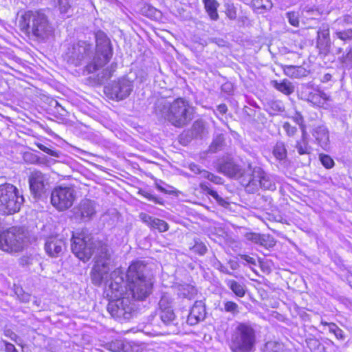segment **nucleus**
<instances>
[{
    "mask_svg": "<svg viewBox=\"0 0 352 352\" xmlns=\"http://www.w3.org/2000/svg\"><path fill=\"white\" fill-rule=\"evenodd\" d=\"M188 168L194 173L200 175L201 177H202V172H207L206 170L201 169L198 165L194 163L190 164Z\"/></svg>",
    "mask_w": 352,
    "mask_h": 352,
    "instance_id": "3c124183",
    "label": "nucleus"
},
{
    "mask_svg": "<svg viewBox=\"0 0 352 352\" xmlns=\"http://www.w3.org/2000/svg\"><path fill=\"white\" fill-rule=\"evenodd\" d=\"M21 30L36 40L44 41L54 33V27L48 16L42 11H28L20 21Z\"/></svg>",
    "mask_w": 352,
    "mask_h": 352,
    "instance_id": "39448f33",
    "label": "nucleus"
},
{
    "mask_svg": "<svg viewBox=\"0 0 352 352\" xmlns=\"http://www.w3.org/2000/svg\"><path fill=\"white\" fill-rule=\"evenodd\" d=\"M155 113L174 126L182 128L193 119V107L183 98H178L173 102L160 98L155 104Z\"/></svg>",
    "mask_w": 352,
    "mask_h": 352,
    "instance_id": "7ed1b4c3",
    "label": "nucleus"
},
{
    "mask_svg": "<svg viewBox=\"0 0 352 352\" xmlns=\"http://www.w3.org/2000/svg\"><path fill=\"white\" fill-rule=\"evenodd\" d=\"M332 29L334 30L333 34L341 41L346 42L352 40L351 28L342 30L340 27L332 26Z\"/></svg>",
    "mask_w": 352,
    "mask_h": 352,
    "instance_id": "c85d7f7f",
    "label": "nucleus"
},
{
    "mask_svg": "<svg viewBox=\"0 0 352 352\" xmlns=\"http://www.w3.org/2000/svg\"><path fill=\"white\" fill-rule=\"evenodd\" d=\"M232 352H255L257 344L256 325L250 322H237L228 339Z\"/></svg>",
    "mask_w": 352,
    "mask_h": 352,
    "instance_id": "423d86ee",
    "label": "nucleus"
},
{
    "mask_svg": "<svg viewBox=\"0 0 352 352\" xmlns=\"http://www.w3.org/2000/svg\"><path fill=\"white\" fill-rule=\"evenodd\" d=\"M272 153L275 158L278 161L285 160L287 155L285 144L281 141L277 142L273 148Z\"/></svg>",
    "mask_w": 352,
    "mask_h": 352,
    "instance_id": "cd10ccee",
    "label": "nucleus"
},
{
    "mask_svg": "<svg viewBox=\"0 0 352 352\" xmlns=\"http://www.w3.org/2000/svg\"><path fill=\"white\" fill-rule=\"evenodd\" d=\"M295 147L299 155H305L310 153L311 147L309 146V140L303 139L297 140Z\"/></svg>",
    "mask_w": 352,
    "mask_h": 352,
    "instance_id": "f704fd0d",
    "label": "nucleus"
},
{
    "mask_svg": "<svg viewBox=\"0 0 352 352\" xmlns=\"http://www.w3.org/2000/svg\"><path fill=\"white\" fill-rule=\"evenodd\" d=\"M23 201V197L14 185H0V214H11L19 211Z\"/></svg>",
    "mask_w": 352,
    "mask_h": 352,
    "instance_id": "6e6552de",
    "label": "nucleus"
},
{
    "mask_svg": "<svg viewBox=\"0 0 352 352\" xmlns=\"http://www.w3.org/2000/svg\"><path fill=\"white\" fill-rule=\"evenodd\" d=\"M217 109L221 113L223 114L226 113L228 108L225 104H221L218 105Z\"/></svg>",
    "mask_w": 352,
    "mask_h": 352,
    "instance_id": "0e129e2a",
    "label": "nucleus"
},
{
    "mask_svg": "<svg viewBox=\"0 0 352 352\" xmlns=\"http://www.w3.org/2000/svg\"><path fill=\"white\" fill-rule=\"evenodd\" d=\"M36 146L40 150L47 153L48 155H50L51 156L56 157H59V152H58L56 151H54L50 148H47V146H45V145H43L41 143H37Z\"/></svg>",
    "mask_w": 352,
    "mask_h": 352,
    "instance_id": "de8ad7c7",
    "label": "nucleus"
},
{
    "mask_svg": "<svg viewBox=\"0 0 352 352\" xmlns=\"http://www.w3.org/2000/svg\"><path fill=\"white\" fill-rule=\"evenodd\" d=\"M3 342L5 344V351L6 352H18V351L12 344L6 341H3Z\"/></svg>",
    "mask_w": 352,
    "mask_h": 352,
    "instance_id": "13d9d810",
    "label": "nucleus"
},
{
    "mask_svg": "<svg viewBox=\"0 0 352 352\" xmlns=\"http://www.w3.org/2000/svg\"><path fill=\"white\" fill-rule=\"evenodd\" d=\"M96 204L90 199H83L80 201L76 212L82 220L86 221L91 219L96 212Z\"/></svg>",
    "mask_w": 352,
    "mask_h": 352,
    "instance_id": "a211bd4d",
    "label": "nucleus"
},
{
    "mask_svg": "<svg viewBox=\"0 0 352 352\" xmlns=\"http://www.w3.org/2000/svg\"><path fill=\"white\" fill-rule=\"evenodd\" d=\"M300 129L301 132H302V135H301V138L300 139L308 140L309 135H308V133H307V132L306 131L305 125L304 124V125L300 126Z\"/></svg>",
    "mask_w": 352,
    "mask_h": 352,
    "instance_id": "052dcab7",
    "label": "nucleus"
},
{
    "mask_svg": "<svg viewBox=\"0 0 352 352\" xmlns=\"http://www.w3.org/2000/svg\"><path fill=\"white\" fill-rule=\"evenodd\" d=\"M225 283L236 296L241 298L245 296V290L243 285L231 279H226Z\"/></svg>",
    "mask_w": 352,
    "mask_h": 352,
    "instance_id": "bb28decb",
    "label": "nucleus"
},
{
    "mask_svg": "<svg viewBox=\"0 0 352 352\" xmlns=\"http://www.w3.org/2000/svg\"><path fill=\"white\" fill-rule=\"evenodd\" d=\"M205 9L212 20L216 21L219 18L217 8L219 3L216 0H202Z\"/></svg>",
    "mask_w": 352,
    "mask_h": 352,
    "instance_id": "393cba45",
    "label": "nucleus"
},
{
    "mask_svg": "<svg viewBox=\"0 0 352 352\" xmlns=\"http://www.w3.org/2000/svg\"><path fill=\"white\" fill-rule=\"evenodd\" d=\"M228 16L230 19H234L236 18L235 12H229Z\"/></svg>",
    "mask_w": 352,
    "mask_h": 352,
    "instance_id": "338daca9",
    "label": "nucleus"
},
{
    "mask_svg": "<svg viewBox=\"0 0 352 352\" xmlns=\"http://www.w3.org/2000/svg\"><path fill=\"white\" fill-rule=\"evenodd\" d=\"M206 315V307L201 300L196 301L188 316L187 323L195 325L205 319Z\"/></svg>",
    "mask_w": 352,
    "mask_h": 352,
    "instance_id": "f3484780",
    "label": "nucleus"
},
{
    "mask_svg": "<svg viewBox=\"0 0 352 352\" xmlns=\"http://www.w3.org/2000/svg\"><path fill=\"white\" fill-rule=\"evenodd\" d=\"M26 235L19 227H12L0 233V249L8 252L21 251L25 245Z\"/></svg>",
    "mask_w": 352,
    "mask_h": 352,
    "instance_id": "1a4fd4ad",
    "label": "nucleus"
},
{
    "mask_svg": "<svg viewBox=\"0 0 352 352\" xmlns=\"http://www.w3.org/2000/svg\"><path fill=\"white\" fill-rule=\"evenodd\" d=\"M175 288L179 296L189 299L194 298L197 292L193 285L187 283L178 284Z\"/></svg>",
    "mask_w": 352,
    "mask_h": 352,
    "instance_id": "4be33fe9",
    "label": "nucleus"
},
{
    "mask_svg": "<svg viewBox=\"0 0 352 352\" xmlns=\"http://www.w3.org/2000/svg\"><path fill=\"white\" fill-rule=\"evenodd\" d=\"M200 188L204 192H206L208 195H211L217 201H219L220 200L222 199L221 197L218 195V193L216 191H214L213 190H211L208 187V184H206V183H201L200 184Z\"/></svg>",
    "mask_w": 352,
    "mask_h": 352,
    "instance_id": "37998d69",
    "label": "nucleus"
},
{
    "mask_svg": "<svg viewBox=\"0 0 352 352\" xmlns=\"http://www.w3.org/2000/svg\"><path fill=\"white\" fill-rule=\"evenodd\" d=\"M302 70L300 67L287 65L284 69L285 74L292 78H299L302 76L300 72Z\"/></svg>",
    "mask_w": 352,
    "mask_h": 352,
    "instance_id": "e433bc0d",
    "label": "nucleus"
},
{
    "mask_svg": "<svg viewBox=\"0 0 352 352\" xmlns=\"http://www.w3.org/2000/svg\"><path fill=\"white\" fill-rule=\"evenodd\" d=\"M307 344L311 350H315V347L320 345L319 342L316 339H309L307 340Z\"/></svg>",
    "mask_w": 352,
    "mask_h": 352,
    "instance_id": "6e6d98bb",
    "label": "nucleus"
},
{
    "mask_svg": "<svg viewBox=\"0 0 352 352\" xmlns=\"http://www.w3.org/2000/svg\"><path fill=\"white\" fill-rule=\"evenodd\" d=\"M218 270L224 274H229V275H233V274L230 272L226 267L223 265L221 263H219V266L218 267Z\"/></svg>",
    "mask_w": 352,
    "mask_h": 352,
    "instance_id": "e2e57ef3",
    "label": "nucleus"
},
{
    "mask_svg": "<svg viewBox=\"0 0 352 352\" xmlns=\"http://www.w3.org/2000/svg\"><path fill=\"white\" fill-rule=\"evenodd\" d=\"M250 174L245 176L242 181V185L245 190L250 193H254L259 188L274 190L276 184L273 177L265 173L260 167L252 168L248 165Z\"/></svg>",
    "mask_w": 352,
    "mask_h": 352,
    "instance_id": "0eeeda50",
    "label": "nucleus"
},
{
    "mask_svg": "<svg viewBox=\"0 0 352 352\" xmlns=\"http://www.w3.org/2000/svg\"><path fill=\"white\" fill-rule=\"evenodd\" d=\"M76 199V191L72 187L58 186L51 193V203L60 211L65 210L72 206Z\"/></svg>",
    "mask_w": 352,
    "mask_h": 352,
    "instance_id": "9d476101",
    "label": "nucleus"
},
{
    "mask_svg": "<svg viewBox=\"0 0 352 352\" xmlns=\"http://www.w3.org/2000/svg\"><path fill=\"white\" fill-rule=\"evenodd\" d=\"M218 171L230 177L236 179H241V183L242 184L243 179L247 175L250 174L249 169L247 173L241 168V167L236 164L232 159H228L219 163L217 167Z\"/></svg>",
    "mask_w": 352,
    "mask_h": 352,
    "instance_id": "ddd939ff",
    "label": "nucleus"
},
{
    "mask_svg": "<svg viewBox=\"0 0 352 352\" xmlns=\"http://www.w3.org/2000/svg\"><path fill=\"white\" fill-rule=\"evenodd\" d=\"M352 25V16L346 14L337 19L332 24V26L344 28L345 25Z\"/></svg>",
    "mask_w": 352,
    "mask_h": 352,
    "instance_id": "58836bf2",
    "label": "nucleus"
},
{
    "mask_svg": "<svg viewBox=\"0 0 352 352\" xmlns=\"http://www.w3.org/2000/svg\"><path fill=\"white\" fill-rule=\"evenodd\" d=\"M274 87L284 94L289 95L294 91V87L292 83L287 79H284L280 82L277 80L273 81Z\"/></svg>",
    "mask_w": 352,
    "mask_h": 352,
    "instance_id": "a878e982",
    "label": "nucleus"
},
{
    "mask_svg": "<svg viewBox=\"0 0 352 352\" xmlns=\"http://www.w3.org/2000/svg\"><path fill=\"white\" fill-rule=\"evenodd\" d=\"M126 277L129 291L125 292V295L131 296L138 300H144L152 293L153 279L144 262H133L129 267Z\"/></svg>",
    "mask_w": 352,
    "mask_h": 352,
    "instance_id": "20e7f679",
    "label": "nucleus"
},
{
    "mask_svg": "<svg viewBox=\"0 0 352 352\" xmlns=\"http://www.w3.org/2000/svg\"><path fill=\"white\" fill-rule=\"evenodd\" d=\"M66 250L65 241L58 236L47 238L45 243V250L50 257L60 256Z\"/></svg>",
    "mask_w": 352,
    "mask_h": 352,
    "instance_id": "2eb2a0df",
    "label": "nucleus"
},
{
    "mask_svg": "<svg viewBox=\"0 0 352 352\" xmlns=\"http://www.w3.org/2000/svg\"><path fill=\"white\" fill-rule=\"evenodd\" d=\"M239 265L236 262H231L230 263V267L232 270H235L238 268Z\"/></svg>",
    "mask_w": 352,
    "mask_h": 352,
    "instance_id": "69168bd1",
    "label": "nucleus"
},
{
    "mask_svg": "<svg viewBox=\"0 0 352 352\" xmlns=\"http://www.w3.org/2000/svg\"><path fill=\"white\" fill-rule=\"evenodd\" d=\"M286 16L288 19L289 23L294 26L298 27L299 25L298 14L295 12H288L286 13Z\"/></svg>",
    "mask_w": 352,
    "mask_h": 352,
    "instance_id": "a18cd8bd",
    "label": "nucleus"
},
{
    "mask_svg": "<svg viewBox=\"0 0 352 352\" xmlns=\"http://www.w3.org/2000/svg\"><path fill=\"white\" fill-rule=\"evenodd\" d=\"M313 135L315 137L318 144L324 149L329 146V131L324 126H317L314 129Z\"/></svg>",
    "mask_w": 352,
    "mask_h": 352,
    "instance_id": "412c9836",
    "label": "nucleus"
},
{
    "mask_svg": "<svg viewBox=\"0 0 352 352\" xmlns=\"http://www.w3.org/2000/svg\"><path fill=\"white\" fill-rule=\"evenodd\" d=\"M292 120L299 125V126H301L304 125V119L302 116L298 113L296 112L294 116H292Z\"/></svg>",
    "mask_w": 352,
    "mask_h": 352,
    "instance_id": "864d4df0",
    "label": "nucleus"
},
{
    "mask_svg": "<svg viewBox=\"0 0 352 352\" xmlns=\"http://www.w3.org/2000/svg\"><path fill=\"white\" fill-rule=\"evenodd\" d=\"M54 3L61 14L67 17L71 14L72 6L70 0H54Z\"/></svg>",
    "mask_w": 352,
    "mask_h": 352,
    "instance_id": "c756f323",
    "label": "nucleus"
},
{
    "mask_svg": "<svg viewBox=\"0 0 352 352\" xmlns=\"http://www.w3.org/2000/svg\"><path fill=\"white\" fill-rule=\"evenodd\" d=\"M241 259L244 260L245 261H246L247 263H248L251 265H256V259L248 256V255H246V254L241 255Z\"/></svg>",
    "mask_w": 352,
    "mask_h": 352,
    "instance_id": "4d7b16f0",
    "label": "nucleus"
},
{
    "mask_svg": "<svg viewBox=\"0 0 352 352\" xmlns=\"http://www.w3.org/2000/svg\"><path fill=\"white\" fill-rule=\"evenodd\" d=\"M321 324L324 326H327L330 333H333L338 329V327L334 323H329L327 322H321Z\"/></svg>",
    "mask_w": 352,
    "mask_h": 352,
    "instance_id": "5fc2aeb1",
    "label": "nucleus"
},
{
    "mask_svg": "<svg viewBox=\"0 0 352 352\" xmlns=\"http://www.w3.org/2000/svg\"><path fill=\"white\" fill-rule=\"evenodd\" d=\"M223 310L226 312L230 313L233 316H236L239 313V305L232 301H226L223 303Z\"/></svg>",
    "mask_w": 352,
    "mask_h": 352,
    "instance_id": "ea45409f",
    "label": "nucleus"
},
{
    "mask_svg": "<svg viewBox=\"0 0 352 352\" xmlns=\"http://www.w3.org/2000/svg\"><path fill=\"white\" fill-rule=\"evenodd\" d=\"M331 78V76L330 74H325L324 76V80H323L324 81H329V80H330Z\"/></svg>",
    "mask_w": 352,
    "mask_h": 352,
    "instance_id": "774afa93",
    "label": "nucleus"
},
{
    "mask_svg": "<svg viewBox=\"0 0 352 352\" xmlns=\"http://www.w3.org/2000/svg\"><path fill=\"white\" fill-rule=\"evenodd\" d=\"M283 128L289 137H293L297 131L296 127L292 126L289 122H285Z\"/></svg>",
    "mask_w": 352,
    "mask_h": 352,
    "instance_id": "09e8293b",
    "label": "nucleus"
},
{
    "mask_svg": "<svg viewBox=\"0 0 352 352\" xmlns=\"http://www.w3.org/2000/svg\"><path fill=\"white\" fill-rule=\"evenodd\" d=\"M256 244L269 249L275 245V241L270 235L261 234Z\"/></svg>",
    "mask_w": 352,
    "mask_h": 352,
    "instance_id": "c9c22d12",
    "label": "nucleus"
},
{
    "mask_svg": "<svg viewBox=\"0 0 352 352\" xmlns=\"http://www.w3.org/2000/svg\"><path fill=\"white\" fill-rule=\"evenodd\" d=\"M28 182L30 191L35 197H41L45 192L47 178L43 173L39 170L32 171Z\"/></svg>",
    "mask_w": 352,
    "mask_h": 352,
    "instance_id": "4468645a",
    "label": "nucleus"
},
{
    "mask_svg": "<svg viewBox=\"0 0 352 352\" xmlns=\"http://www.w3.org/2000/svg\"><path fill=\"white\" fill-rule=\"evenodd\" d=\"M320 160L322 163V164L326 168H331L334 165V162L332 160V158L324 154H322L320 155Z\"/></svg>",
    "mask_w": 352,
    "mask_h": 352,
    "instance_id": "49530a36",
    "label": "nucleus"
},
{
    "mask_svg": "<svg viewBox=\"0 0 352 352\" xmlns=\"http://www.w3.org/2000/svg\"><path fill=\"white\" fill-rule=\"evenodd\" d=\"M110 301L107 306V310L112 317L116 318L129 319L132 311L134 309L133 303L129 297L125 294Z\"/></svg>",
    "mask_w": 352,
    "mask_h": 352,
    "instance_id": "9b49d317",
    "label": "nucleus"
},
{
    "mask_svg": "<svg viewBox=\"0 0 352 352\" xmlns=\"http://www.w3.org/2000/svg\"><path fill=\"white\" fill-rule=\"evenodd\" d=\"M192 250L200 255H204L207 252V248L206 245L199 241H195V245L192 248Z\"/></svg>",
    "mask_w": 352,
    "mask_h": 352,
    "instance_id": "79ce46f5",
    "label": "nucleus"
},
{
    "mask_svg": "<svg viewBox=\"0 0 352 352\" xmlns=\"http://www.w3.org/2000/svg\"><path fill=\"white\" fill-rule=\"evenodd\" d=\"M139 193L150 201H155V197L147 192L140 190Z\"/></svg>",
    "mask_w": 352,
    "mask_h": 352,
    "instance_id": "bf43d9fd",
    "label": "nucleus"
},
{
    "mask_svg": "<svg viewBox=\"0 0 352 352\" xmlns=\"http://www.w3.org/2000/svg\"><path fill=\"white\" fill-rule=\"evenodd\" d=\"M139 217L151 228L158 230L160 232H164L168 230V224L164 220L153 218L144 212H141Z\"/></svg>",
    "mask_w": 352,
    "mask_h": 352,
    "instance_id": "6ab92c4d",
    "label": "nucleus"
},
{
    "mask_svg": "<svg viewBox=\"0 0 352 352\" xmlns=\"http://www.w3.org/2000/svg\"><path fill=\"white\" fill-rule=\"evenodd\" d=\"M95 39V52L91 43L80 41L68 46L63 55L64 59L74 66L85 63V69L89 74L98 71L111 58L113 49L109 38L104 32L97 31Z\"/></svg>",
    "mask_w": 352,
    "mask_h": 352,
    "instance_id": "f03ea898",
    "label": "nucleus"
},
{
    "mask_svg": "<svg viewBox=\"0 0 352 352\" xmlns=\"http://www.w3.org/2000/svg\"><path fill=\"white\" fill-rule=\"evenodd\" d=\"M339 60L342 67L348 68L352 65V45L346 49V53L339 58Z\"/></svg>",
    "mask_w": 352,
    "mask_h": 352,
    "instance_id": "72a5a7b5",
    "label": "nucleus"
},
{
    "mask_svg": "<svg viewBox=\"0 0 352 352\" xmlns=\"http://www.w3.org/2000/svg\"><path fill=\"white\" fill-rule=\"evenodd\" d=\"M261 234L254 233V232H248L245 234V237L247 240L252 241L254 243H257L258 240L259 239Z\"/></svg>",
    "mask_w": 352,
    "mask_h": 352,
    "instance_id": "8fccbe9b",
    "label": "nucleus"
},
{
    "mask_svg": "<svg viewBox=\"0 0 352 352\" xmlns=\"http://www.w3.org/2000/svg\"><path fill=\"white\" fill-rule=\"evenodd\" d=\"M159 306L160 309H172V298L168 294H162L159 302Z\"/></svg>",
    "mask_w": 352,
    "mask_h": 352,
    "instance_id": "a19ab883",
    "label": "nucleus"
},
{
    "mask_svg": "<svg viewBox=\"0 0 352 352\" xmlns=\"http://www.w3.org/2000/svg\"><path fill=\"white\" fill-rule=\"evenodd\" d=\"M208 133L205 122L202 120L194 122L191 128L192 137L197 139H202Z\"/></svg>",
    "mask_w": 352,
    "mask_h": 352,
    "instance_id": "5701e85b",
    "label": "nucleus"
},
{
    "mask_svg": "<svg viewBox=\"0 0 352 352\" xmlns=\"http://www.w3.org/2000/svg\"><path fill=\"white\" fill-rule=\"evenodd\" d=\"M253 7L256 10H270L272 8L270 0H254Z\"/></svg>",
    "mask_w": 352,
    "mask_h": 352,
    "instance_id": "4c0bfd02",
    "label": "nucleus"
},
{
    "mask_svg": "<svg viewBox=\"0 0 352 352\" xmlns=\"http://www.w3.org/2000/svg\"><path fill=\"white\" fill-rule=\"evenodd\" d=\"M330 45L329 26L327 23H323L318 30L317 47L320 53L327 54Z\"/></svg>",
    "mask_w": 352,
    "mask_h": 352,
    "instance_id": "dca6fc26",
    "label": "nucleus"
},
{
    "mask_svg": "<svg viewBox=\"0 0 352 352\" xmlns=\"http://www.w3.org/2000/svg\"><path fill=\"white\" fill-rule=\"evenodd\" d=\"M224 141L225 138L223 134L216 135L209 147V151L211 153H216L221 151L224 146Z\"/></svg>",
    "mask_w": 352,
    "mask_h": 352,
    "instance_id": "2f4dec72",
    "label": "nucleus"
},
{
    "mask_svg": "<svg viewBox=\"0 0 352 352\" xmlns=\"http://www.w3.org/2000/svg\"><path fill=\"white\" fill-rule=\"evenodd\" d=\"M202 177L206 178L209 179L210 182L216 184H223V179L221 177L214 175V174L207 171L202 172Z\"/></svg>",
    "mask_w": 352,
    "mask_h": 352,
    "instance_id": "c03bdc74",
    "label": "nucleus"
},
{
    "mask_svg": "<svg viewBox=\"0 0 352 352\" xmlns=\"http://www.w3.org/2000/svg\"><path fill=\"white\" fill-rule=\"evenodd\" d=\"M72 241V251L80 260L86 262L96 254L91 274L92 283L96 285L104 283L108 287L107 295L111 297L124 295L127 286L124 284L123 271L118 268L109 274L111 251L108 245L96 240L86 229L73 233Z\"/></svg>",
    "mask_w": 352,
    "mask_h": 352,
    "instance_id": "f257e3e1",
    "label": "nucleus"
},
{
    "mask_svg": "<svg viewBox=\"0 0 352 352\" xmlns=\"http://www.w3.org/2000/svg\"><path fill=\"white\" fill-rule=\"evenodd\" d=\"M4 335L5 336L9 338L12 341L17 343V339L19 338V336L11 329H6L4 330Z\"/></svg>",
    "mask_w": 352,
    "mask_h": 352,
    "instance_id": "603ef678",
    "label": "nucleus"
},
{
    "mask_svg": "<svg viewBox=\"0 0 352 352\" xmlns=\"http://www.w3.org/2000/svg\"><path fill=\"white\" fill-rule=\"evenodd\" d=\"M262 352H285V346L279 342L268 341L264 344Z\"/></svg>",
    "mask_w": 352,
    "mask_h": 352,
    "instance_id": "7c9ffc66",
    "label": "nucleus"
},
{
    "mask_svg": "<svg viewBox=\"0 0 352 352\" xmlns=\"http://www.w3.org/2000/svg\"><path fill=\"white\" fill-rule=\"evenodd\" d=\"M161 314L160 318L163 323L170 327V331L169 333H175L177 331V329L176 327L175 321V315L173 312V309H160Z\"/></svg>",
    "mask_w": 352,
    "mask_h": 352,
    "instance_id": "aec40b11",
    "label": "nucleus"
},
{
    "mask_svg": "<svg viewBox=\"0 0 352 352\" xmlns=\"http://www.w3.org/2000/svg\"><path fill=\"white\" fill-rule=\"evenodd\" d=\"M329 100H331L330 96L320 90L315 93H311L308 96V101L318 107L324 105L327 101Z\"/></svg>",
    "mask_w": 352,
    "mask_h": 352,
    "instance_id": "b1692460",
    "label": "nucleus"
},
{
    "mask_svg": "<svg viewBox=\"0 0 352 352\" xmlns=\"http://www.w3.org/2000/svg\"><path fill=\"white\" fill-rule=\"evenodd\" d=\"M133 89V81L126 77H123L106 86L104 91L111 99L122 100L129 97Z\"/></svg>",
    "mask_w": 352,
    "mask_h": 352,
    "instance_id": "f8f14e48",
    "label": "nucleus"
},
{
    "mask_svg": "<svg viewBox=\"0 0 352 352\" xmlns=\"http://www.w3.org/2000/svg\"><path fill=\"white\" fill-rule=\"evenodd\" d=\"M117 68L116 63H111L110 66L104 69L100 74H98V80L103 82L110 78Z\"/></svg>",
    "mask_w": 352,
    "mask_h": 352,
    "instance_id": "473e14b6",
    "label": "nucleus"
},
{
    "mask_svg": "<svg viewBox=\"0 0 352 352\" xmlns=\"http://www.w3.org/2000/svg\"><path fill=\"white\" fill-rule=\"evenodd\" d=\"M334 335L336 337V338L338 339H340V340H344V332L343 331L340 329L339 327L338 328V329L334 332Z\"/></svg>",
    "mask_w": 352,
    "mask_h": 352,
    "instance_id": "680f3d73",
    "label": "nucleus"
}]
</instances>
